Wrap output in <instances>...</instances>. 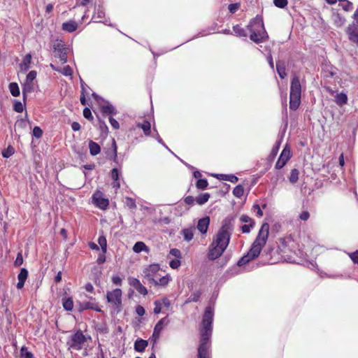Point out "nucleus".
<instances>
[{
  "label": "nucleus",
  "mask_w": 358,
  "mask_h": 358,
  "mask_svg": "<svg viewBox=\"0 0 358 358\" xmlns=\"http://www.w3.org/2000/svg\"><path fill=\"white\" fill-rule=\"evenodd\" d=\"M144 279L146 280V282L150 285H154L156 287L157 279L155 278V276L151 275H145Z\"/></svg>",
  "instance_id": "52"
},
{
  "label": "nucleus",
  "mask_w": 358,
  "mask_h": 358,
  "mask_svg": "<svg viewBox=\"0 0 358 358\" xmlns=\"http://www.w3.org/2000/svg\"><path fill=\"white\" fill-rule=\"evenodd\" d=\"M70 49L69 46H54V55L58 57L62 64L67 62V54Z\"/></svg>",
  "instance_id": "11"
},
{
  "label": "nucleus",
  "mask_w": 358,
  "mask_h": 358,
  "mask_svg": "<svg viewBox=\"0 0 358 358\" xmlns=\"http://www.w3.org/2000/svg\"><path fill=\"white\" fill-rule=\"evenodd\" d=\"M277 72L280 77V78L283 79L287 76L286 70L285 66H280L278 62L276 64Z\"/></svg>",
  "instance_id": "46"
},
{
  "label": "nucleus",
  "mask_w": 358,
  "mask_h": 358,
  "mask_svg": "<svg viewBox=\"0 0 358 358\" xmlns=\"http://www.w3.org/2000/svg\"><path fill=\"white\" fill-rule=\"evenodd\" d=\"M202 294L201 289L194 291L185 301V304H187L192 302H197L199 301L200 297Z\"/></svg>",
  "instance_id": "27"
},
{
  "label": "nucleus",
  "mask_w": 358,
  "mask_h": 358,
  "mask_svg": "<svg viewBox=\"0 0 358 358\" xmlns=\"http://www.w3.org/2000/svg\"><path fill=\"white\" fill-rule=\"evenodd\" d=\"M171 280V278L169 275L162 276V277L159 278V279H157L156 287L157 286L165 287L169 284V282H170Z\"/></svg>",
  "instance_id": "38"
},
{
  "label": "nucleus",
  "mask_w": 358,
  "mask_h": 358,
  "mask_svg": "<svg viewBox=\"0 0 358 358\" xmlns=\"http://www.w3.org/2000/svg\"><path fill=\"white\" fill-rule=\"evenodd\" d=\"M148 345V342L146 340L142 338H138L134 342V350L138 352H143L147 346Z\"/></svg>",
  "instance_id": "23"
},
{
  "label": "nucleus",
  "mask_w": 358,
  "mask_h": 358,
  "mask_svg": "<svg viewBox=\"0 0 358 358\" xmlns=\"http://www.w3.org/2000/svg\"><path fill=\"white\" fill-rule=\"evenodd\" d=\"M346 33L351 42L358 44V23L352 22L349 24Z\"/></svg>",
  "instance_id": "13"
},
{
  "label": "nucleus",
  "mask_w": 358,
  "mask_h": 358,
  "mask_svg": "<svg viewBox=\"0 0 358 358\" xmlns=\"http://www.w3.org/2000/svg\"><path fill=\"white\" fill-rule=\"evenodd\" d=\"M32 135L36 138H40L43 135V130L38 126H35L32 131Z\"/></svg>",
  "instance_id": "54"
},
{
  "label": "nucleus",
  "mask_w": 358,
  "mask_h": 358,
  "mask_svg": "<svg viewBox=\"0 0 358 358\" xmlns=\"http://www.w3.org/2000/svg\"><path fill=\"white\" fill-rule=\"evenodd\" d=\"M268 232L269 224L267 222L263 223L249 251L238 261V266H243L259 257L266 243Z\"/></svg>",
  "instance_id": "3"
},
{
  "label": "nucleus",
  "mask_w": 358,
  "mask_h": 358,
  "mask_svg": "<svg viewBox=\"0 0 358 358\" xmlns=\"http://www.w3.org/2000/svg\"><path fill=\"white\" fill-rule=\"evenodd\" d=\"M208 185V182L207 179H206V178L199 179V180H197V181L196 182V188L199 189H201V190L206 189Z\"/></svg>",
  "instance_id": "41"
},
{
  "label": "nucleus",
  "mask_w": 358,
  "mask_h": 358,
  "mask_svg": "<svg viewBox=\"0 0 358 358\" xmlns=\"http://www.w3.org/2000/svg\"><path fill=\"white\" fill-rule=\"evenodd\" d=\"M28 274H29V272L27 268H22L20 269V271L17 275L18 282H17V286H16L18 289H21L22 288H23L24 283L27 279Z\"/></svg>",
  "instance_id": "17"
},
{
  "label": "nucleus",
  "mask_w": 358,
  "mask_h": 358,
  "mask_svg": "<svg viewBox=\"0 0 358 358\" xmlns=\"http://www.w3.org/2000/svg\"><path fill=\"white\" fill-rule=\"evenodd\" d=\"M122 290L116 288L106 294L107 301L113 305V313L118 314L122 310Z\"/></svg>",
  "instance_id": "6"
},
{
  "label": "nucleus",
  "mask_w": 358,
  "mask_h": 358,
  "mask_svg": "<svg viewBox=\"0 0 358 358\" xmlns=\"http://www.w3.org/2000/svg\"><path fill=\"white\" fill-rule=\"evenodd\" d=\"M233 31L236 36L239 37H246L248 35L246 30L238 24L234 26Z\"/></svg>",
  "instance_id": "37"
},
{
  "label": "nucleus",
  "mask_w": 358,
  "mask_h": 358,
  "mask_svg": "<svg viewBox=\"0 0 358 358\" xmlns=\"http://www.w3.org/2000/svg\"><path fill=\"white\" fill-rule=\"evenodd\" d=\"M274 5L280 8H284L288 3L287 0H273Z\"/></svg>",
  "instance_id": "57"
},
{
  "label": "nucleus",
  "mask_w": 358,
  "mask_h": 358,
  "mask_svg": "<svg viewBox=\"0 0 358 358\" xmlns=\"http://www.w3.org/2000/svg\"><path fill=\"white\" fill-rule=\"evenodd\" d=\"M210 222L209 216H205L198 220L196 228L201 234H206L207 233Z\"/></svg>",
  "instance_id": "14"
},
{
  "label": "nucleus",
  "mask_w": 358,
  "mask_h": 358,
  "mask_svg": "<svg viewBox=\"0 0 358 358\" xmlns=\"http://www.w3.org/2000/svg\"><path fill=\"white\" fill-rule=\"evenodd\" d=\"M183 238L187 241H190L194 237V229L192 228L184 229L182 230Z\"/></svg>",
  "instance_id": "35"
},
{
  "label": "nucleus",
  "mask_w": 358,
  "mask_h": 358,
  "mask_svg": "<svg viewBox=\"0 0 358 358\" xmlns=\"http://www.w3.org/2000/svg\"><path fill=\"white\" fill-rule=\"evenodd\" d=\"M85 341L86 338L85 335L81 330L78 329L76 333L71 336L66 344L69 348L80 350L82 349Z\"/></svg>",
  "instance_id": "7"
},
{
  "label": "nucleus",
  "mask_w": 358,
  "mask_h": 358,
  "mask_svg": "<svg viewBox=\"0 0 358 358\" xmlns=\"http://www.w3.org/2000/svg\"><path fill=\"white\" fill-rule=\"evenodd\" d=\"M345 3L342 4L343 9L345 11H350L353 9V4L352 2L346 0L343 1Z\"/></svg>",
  "instance_id": "61"
},
{
  "label": "nucleus",
  "mask_w": 358,
  "mask_h": 358,
  "mask_svg": "<svg viewBox=\"0 0 358 358\" xmlns=\"http://www.w3.org/2000/svg\"><path fill=\"white\" fill-rule=\"evenodd\" d=\"M8 88L12 96L15 97L20 96V90L17 83H10L9 84Z\"/></svg>",
  "instance_id": "32"
},
{
  "label": "nucleus",
  "mask_w": 358,
  "mask_h": 358,
  "mask_svg": "<svg viewBox=\"0 0 358 358\" xmlns=\"http://www.w3.org/2000/svg\"><path fill=\"white\" fill-rule=\"evenodd\" d=\"M181 264L180 259H172L169 262V266L171 268L176 269Z\"/></svg>",
  "instance_id": "60"
},
{
  "label": "nucleus",
  "mask_w": 358,
  "mask_h": 358,
  "mask_svg": "<svg viewBox=\"0 0 358 358\" xmlns=\"http://www.w3.org/2000/svg\"><path fill=\"white\" fill-rule=\"evenodd\" d=\"M214 308L209 305L204 311L200 328V343L198 348V358H211L210 345L213 332Z\"/></svg>",
  "instance_id": "2"
},
{
  "label": "nucleus",
  "mask_w": 358,
  "mask_h": 358,
  "mask_svg": "<svg viewBox=\"0 0 358 358\" xmlns=\"http://www.w3.org/2000/svg\"><path fill=\"white\" fill-rule=\"evenodd\" d=\"M37 76V72L34 70L30 71L27 76L25 81L29 82V83H34V80Z\"/></svg>",
  "instance_id": "44"
},
{
  "label": "nucleus",
  "mask_w": 358,
  "mask_h": 358,
  "mask_svg": "<svg viewBox=\"0 0 358 358\" xmlns=\"http://www.w3.org/2000/svg\"><path fill=\"white\" fill-rule=\"evenodd\" d=\"M248 29L250 33V39L256 43L264 42V39L268 37L261 17L257 16L253 18L250 22Z\"/></svg>",
  "instance_id": "4"
},
{
  "label": "nucleus",
  "mask_w": 358,
  "mask_h": 358,
  "mask_svg": "<svg viewBox=\"0 0 358 358\" xmlns=\"http://www.w3.org/2000/svg\"><path fill=\"white\" fill-rule=\"evenodd\" d=\"M170 320L168 317H164L159 320L157 323L155 324L153 330V333L152 335V338L154 341V344L157 342V339L159 338L162 331H163L165 326L168 325Z\"/></svg>",
  "instance_id": "9"
},
{
  "label": "nucleus",
  "mask_w": 358,
  "mask_h": 358,
  "mask_svg": "<svg viewBox=\"0 0 358 358\" xmlns=\"http://www.w3.org/2000/svg\"><path fill=\"white\" fill-rule=\"evenodd\" d=\"M139 294L145 296L148 294L147 288L141 283L135 289Z\"/></svg>",
  "instance_id": "64"
},
{
  "label": "nucleus",
  "mask_w": 358,
  "mask_h": 358,
  "mask_svg": "<svg viewBox=\"0 0 358 358\" xmlns=\"http://www.w3.org/2000/svg\"><path fill=\"white\" fill-rule=\"evenodd\" d=\"M125 204L130 208V209H135L136 208V201L135 199L127 196L125 198Z\"/></svg>",
  "instance_id": "47"
},
{
  "label": "nucleus",
  "mask_w": 358,
  "mask_h": 358,
  "mask_svg": "<svg viewBox=\"0 0 358 358\" xmlns=\"http://www.w3.org/2000/svg\"><path fill=\"white\" fill-rule=\"evenodd\" d=\"M159 265L157 264H150L148 267L145 268L143 271L145 275H151L155 276V275L159 271Z\"/></svg>",
  "instance_id": "28"
},
{
  "label": "nucleus",
  "mask_w": 358,
  "mask_h": 358,
  "mask_svg": "<svg viewBox=\"0 0 358 358\" xmlns=\"http://www.w3.org/2000/svg\"><path fill=\"white\" fill-rule=\"evenodd\" d=\"M13 109L17 113H22L24 110V106L20 101H15L13 104Z\"/></svg>",
  "instance_id": "51"
},
{
  "label": "nucleus",
  "mask_w": 358,
  "mask_h": 358,
  "mask_svg": "<svg viewBox=\"0 0 358 358\" xmlns=\"http://www.w3.org/2000/svg\"><path fill=\"white\" fill-rule=\"evenodd\" d=\"M105 17V10L102 5H99L95 7V11L92 16V19L96 22H103L106 24L107 20L102 21L101 20Z\"/></svg>",
  "instance_id": "16"
},
{
  "label": "nucleus",
  "mask_w": 358,
  "mask_h": 358,
  "mask_svg": "<svg viewBox=\"0 0 358 358\" xmlns=\"http://www.w3.org/2000/svg\"><path fill=\"white\" fill-rule=\"evenodd\" d=\"M148 247L142 241L136 242L133 246V251L136 253H140L141 252H149Z\"/></svg>",
  "instance_id": "25"
},
{
  "label": "nucleus",
  "mask_w": 358,
  "mask_h": 358,
  "mask_svg": "<svg viewBox=\"0 0 358 358\" xmlns=\"http://www.w3.org/2000/svg\"><path fill=\"white\" fill-rule=\"evenodd\" d=\"M98 243L101 247L103 253H106L107 251V240L104 236H100L98 238Z\"/></svg>",
  "instance_id": "39"
},
{
  "label": "nucleus",
  "mask_w": 358,
  "mask_h": 358,
  "mask_svg": "<svg viewBox=\"0 0 358 358\" xmlns=\"http://www.w3.org/2000/svg\"><path fill=\"white\" fill-rule=\"evenodd\" d=\"M335 99L336 103L339 106H343V104H345L348 101L347 94L343 92L337 94Z\"/></svg>",
  "instance_id": "36"
},
{
  "label": "nucleus",
  "mask_w": 358,
  "mask_h": 358,
  "mask_svg": "<svg viewBox=\"0 0 358 358\" xmlns=\"http://www.w3.org/2000/svg\"><path fill=\"white\" fill-rule=\"evenodd\" d=\"M81 309L82 310H93L98 313L102 312V310L98 303L91 302V301L83 302L81 303Z\"/></svg>",
  "instance_id": "20"
},
{
  "label": "nucleus",
  "mask_w": 358,
  "mask_h": 358,
  "mask_svg": "<svg viewBox=\"0 0 358 358\" xmlns=\"http://www.w3.org/2000/svg\"><path fill=\"white\" fill-rule=\"evenodd\" d=\"M141 282L140 280L136 278H129V284L133 287L134 288H136Z\"/></svg>",
  "instance_id": "62"
},
{
  "label": "nucleus",
  "mask_w": 358,
  "mask_h": 358,
  "mask_svg": "<svg viewBox=\"0 0 358 358\" xmlns=\"http://www.w3.org/2000/svg\"><path fill=\"white\" fill-rule=\"evenodd\" d=\"M20 356L22 358H34L32 352L28 351L27 348L22 346L20 349Z\"/></svg>",
  "instance_id": "42"
},
{
  "label": "nucleus",
  "mask_w": 358,
  "mask_h": 358,
  "mask_svg": "<svg viewBox=\"0 0 358 358\" xmlns=\"http://www.w3.org/2000/svg\"><path fill=\"white\" fill-rule=\"evenodd\" d=\"M234 229V218L231 217H225L222 220V226L218 230L215 239L209 246L208 258L210 260H215L223 254L229 245Z\"/></svg>",
  "instance_id": "1"
},
{
  "label": "nucleus",
  "mask_w": 358,
  "mask_h": 358,
  "mask_svg": "<svg viewBox=\"0 0 358 358\" xmlns=\"http://www.w3.org/2000/svg\"><path fill=\"white\" fill-rule=\"evenodd\" d=\"M78 28V23L74 20H69L62 24V29L69 33L75 31Z\"/></svg>",
  "instance_id": "24"
},
{
  "label": "nucleus",
  "mask_w": 358,
  "mask_h": 358,
  "mask_svg": "<svg viewBox=\"0 0 358 358\" xmlns=\"http://www.w3.org/2000/svg\"><path fill=\"white\" fill-rule=\"evenodd\" d=\"M280 144H281V141L279 140V141H277L275 142V145L272 148V150L271 152V154H270V156L272 157H275L280 149Z\"/></svg>",
  "instance_id": "50"
},
{
  "label": "nucleus",
  "mask_w": 358,
  "mask_h": 358,
  "mask_svg": "<svg viewBox=\"0 0 358 358\" xmlns=\"http://www.w3.org/2000/svg\"><path fill=\"white\" fill-rule=\"evenodd\" d=\"M23 264V257L22 252H19L17 255L16 259L14 262V266L18 267Z\"/></svg>",
  "instance_id": "56"
},
{
  "label": "nucleus",
  "mask_w": 358,
  "mask_h": 358,
  "mask_svg": "<svg viewBox=\"0 0 358 358\" xmlns=\"http://www.w3.org/2000/svg\"><path fill=\"white\" fill-rule=\"evenodd\" d=\"M137 127L143 129L145 136H150L151 134V124L148 120H144L142 123H138Z\"/></svg>",
  "instance_id": "29"
},
{
  "label": "nucleus",
  "mask_w": 358,
  "mask_h": 358,
  "mask_svg": "<svg viewBox=\"0 0 358 358\" xmlns=\"http://www.w3.org/2000/svg\"><path fill=\"white\" fill-rule=\"evenodd\" d=\"M299 171L297 169L291 170L290 174L288 177L289 181L291 184H295L299 180Z\"/></svg>",
  "instance_id": "33"
},
{
  "label": "nucleus",
  "mask_w": 358,
  "mask_h": 358,
  "mask_svg": "<svg viewBox=\"0 0 358 358\" xmlns=\"http://www.w3.org/2000/svg\"><path fill=\"white\" fill-rule=\"evenodd\" d=\"M99 128L101 132V134L107 135L108 132V128L104 121L101 120H99Z\"/></svg>",
  "instance_id": "45"
},
{
  "label": "nucleus",
  "mask_w": 358,
  "mask_h": 358,
  "mask_svg": "<svg viewBox=\"0 0 358 358\" xmlns=\"http://www.w3.org/2000/svg\"><path fill=\"white\" fill-rule=\"evenodd\" d=\"M105 104H100L101 111L103 114L115 115L117 113V109L108 101H103Z\"/></svg>",
  "instance_id": "18"
},
{
  "label": "nucleus",
  "mask_w": 358,
  "mask_h": 358,
  "mask_svg": "<svg viewBox=\"0 0 358 358\" xmlns=\"http://www.w3.org/2000/svg\"><path fill=\"white\" fill-rule=\"evenodd\" d=\"M107 158L112 160L116 164L120 165L117 157V147L114 138L112 140L111 150L106 153Z\"/></svg>",
  "instance_id": "15"
},
{
  "label": "nucleus",
  "mask_w": 358,
  "mask_h": 358,
  "mask_svg": "<svg viewBox=\"0 0 358 358\" xmlns=\"http://www.w3.org/2000/svg\"><path fill=\"white\" fill-rule=\"evenodd\" d=\"M32 56L31 53L27 54L20 64V67L22 71L26 72L30 69V64L31 62Z\"/></svg>",
  "instance_id": "21"
},
{
  "label": "nucleus",
  "mask_w": 358,
  "mask_h": 358,
  "mask_svg": "<svg viewBox=\"0 0 358 358\" xmlns=\"http://www.w3.org/2000/svg\"><path fill=\"white\" fill-rule=\"evenodd\" d=\"M59 72L65 76H71L73 73L72 69L69 65L65 66L62 70L60 69Z\"/></svg>",
  "instance_id": "55"
},
{
  "label": "nucleus",
  "mask_w": 358,
  "mask_h": 358,
  "mask_svg": "<svg viewBox=\"0 0 358 358\" xmlns=\"http://www.w3.org/2000/svg\"><path fill=\"white\" fill-rule=\"evenodd\" d=\"M149 48H150V50L152 52V54L153 55V57L155 59L156 57L164 54L165 52H166L168 51V50H162L160 46H157V45L149 46Z\"/></svg>",
  "instance_id": "31"
},
{
  "label": "nucleus",
  "mask_w": 358,
  "mask_h": 358,
  "mask_svg": "<svg viewBox=\"0 0 358 358\" xmlns=\"http://www.w3.org/2000/svg\"><path fill=\"white\" fill-rule=\"evenodd\" d=\"M89 149H90V153L92 156H96L98 154H99L101 152L100 145L97 143H96L92 140H90L89 141Z\"/></svg>",
  "instance_id": "26"
},
{
  "label": "nucleus",
  "mask_w": 358,
  "mask_h": 358,
  "mask_svg": "<svg viewBox=\"0 0 358 358\" xmlns=\"http://www.w3.org/2000/svg\"><path fill=\"white\" fill-rule=\"evenodd\" d=\"M92 198L94 204L99 208L106 210L108 207L109 201L108 199L103 196V194L101 191H96Z\"/></svg>",
  "instance_id": "8"
},
{
  "label": "nucleus",
  "mask_w": 358,
  "mask_h": 358,
  "mask_svg": "<svg viewBox=\"0 0 358 358\" xmlns=\"http://www.w3.org/2000/svg\"><path fill=\"white\" fill-rule=\"evenodd\" d=\"M291 157V151L288 145H285L282 150L280 155L275 163V168L276 169H281L288 162Z\"/></svg>",
  "instance_id": "10"
},
{
  "label": "nucleus",
  "mask_w": 358,
  "mask_h": 358,
  "mask_svg": "<svg viewBox=\"0 0 358 358\" xmlns=\"http://www.w3.org/2000/svg\"><path fill=\"white\" fill-rule=\"evenodd\" d=\"M252 210L256 213L257 217H261L263 216V211L259 204L255 203L252 206Z\"/></svg>",
  "instance_id": "59"
},
{
  "label": "nucleus",
  "mask_w": 358,
  "mask_h": 358,
  "mask_svg": "<svg viewBox=\"0 0 358 358\" xmlns=\"http://www.w3.org/2000/svg\"><path fill=\"white\" fill-rule=\"evenodd\" d=\"M80 85H81V94H89L91 89L89 86H87L83 80L80 78Z\"/></svg>",
  "instance_id": "58"
},
{
  "label": "nucleus",
  "mask_w": 358,
  "mask_h": 358,
  "mask_svg": "<svg viewBox=\"0 0 358 358\" xmlns=\"http://www.w3.org/2000/svg\"><path fill=\"white\" fill-rule=\"evenodd\" d=\"M34 83L24 81L22 85V96L24 101L27 99V94H30L34 91Z\"/></svg>",
  "instance_id": "22"
},
{
  "label": "nucleus",
  "mask_w": 358,
  "mask_h": 358,
  "mask_svg": "<svg viewBox=\"0 0 358 358\" xmlns=\"http://www.w3.org/2000/svg\"><path fill=\"white\" fill-rule=\"evenodd\" d=\"M240 220L245 223V224L241 227L242 232L244 234L250 233L251 229L255 227V222L247 215H242L240 217Z\"/></svg>",
  "instance_id": "12"
},
{
  "label": "nucleus",
  "mask_w": 358,
  "mask_h": 358,
  "mask_svg": "<svg viewBox=\"0 0 358 358\" xmlns=\"http://www.w3.org/2000/svg\"><path fill=\"white\" fill-rule=\"evenodd\" d=\"M334 21L337 26L341 27L344 24L345 20L344 17H341L339 14H337L335 17Z\"/></svg>",
  "instance_id": "63"
},
{
  "label": "nucleus",
  "mask_w": 358,
  "mask_h": 358,
  "mask_svg": "<svg viewBox=\"0 0 358 358\" xmlns=\"http://www.w3.org/2000/svg\"><path fill=\"white\" fill-rule=\"evenodd\" d=\"M15 152L14 148L9 145L6 149H4L2 151V156L4 158H9L10 156H12Z\"/></svg>",
  "instance_id": "43"
},
{
  "label": "nucleus",
  "mask_w": 358,
  "mask_h": 358,
  "mask_svg": "<svg viewBox=\"0 0 358 358\" xmlns=\"http://www.w3.org/2000/svg\"><path fill=\"white\" fill-rule=\"evenodd\" d=\"M120 172L117 168H113L110 171V177L114 181H117L120 179Z\"/></svg>",
  "instance_id": "48"
},
{
  "label": "nucleus",
  "mask_w": 358,
  "mask_h": 358,
  "mask_svg": "<svg viewBox=\"0 0 358 358\" xmlns=\"http://www.w3.org/2000/svg\"><path fill=\"white\" fill-rule=\"evenodd\" d=\"M29 121L26 119L21 118L20 120H17L15 122V127L20 129H25L27 126V123Z\"/></svg>",
  "instance_id": "49"
},
{
  "label": "nucleus",
  "mask_w": 358,
  "mask_h": 358,
  "mask_svg": "<svg viewBox=\"0 0 358 358\" xmlns=\"http://www.w3.org/2000/svg\"><path fill=\"white\" fill-rule=\"evenodd\" d=\"M155 308L153 312L155 314H159L162 312V306L160 300H156L154 301Z\"/></svg>",
  "instance_id": "53"
},
{
  "label": "nucleus",
  "mask_w": 358,
  "mask_h": 358,
  "mask_svg": "<svg viewBox=\"0 0 358 358\" xmlns=\"http://www.w3.org/2000/svg\"><path fill=\"white\" fill-rule=\"evenodd\" d=\"M215 178L220 180L229 181L232 183H236L238 181V178L234 174H213Z\"/></svg>",
  "instance_id": "19"
},
{
  "label": "nucleus",
  "mask_w": 358,
  "mask_h": 358,
  "mask_svg": "<svg viewBox=\"0 0 358 358\" xmlns=\"http://www.w3.org/2000/svg\"><path fill=\"white\" fill-rule=\"evenodd\" d=\"M301 97V85L298 76H294L291 81L289 92V108L296 110L300 103Z\"/></svg>",
  "instance_id": "5"
},
{
  "label": "nucleus",
  "mask_w": 358,
  "mask_h": 358,
  "mask_svg": "<svg viewBox=\"0 0 358 358\" xmlns=\"http://www.w3.org/2000/svg\"><path fill=\"white\" fill-rule=\"evenodd\" d=\"M62 306L64 310L71 311L73 308V301L72 297L62 298Z\"/></svg>",
  "instance_id": "30"
},
{
  "label": "nucleus",
  "mask_w": 358,
  "mask_h": 358,
  "mask_svg": "<svg viewBox=\"0 0 358 358\" xmlns=\"http://www.w3.org/2000/svg\"><path fill=\"white\" fill-rule=\"evenodd\" d=\"M244 193V187L241 185H236L233 189V194L236 198H241Z\"/></svg>",
  "instance_id": "40"
},
{
  "label": "nucleus",
  "mask_w": 358,
  "mask_h": 358,
  "mask_svg": "<svg viewBox=\"0 0 358 358\" xmlns=\"http://www.w3.org/2000/svg\"><path fill=\"white\" fill-rule=\"evenodd\" d=\"M210 195L209 193H203L199 194L198 196L196 197V203L199 205H203L206 203L208 199H210Z\"/></svg>",
  "instance_id": "34"
}]
</instances>
